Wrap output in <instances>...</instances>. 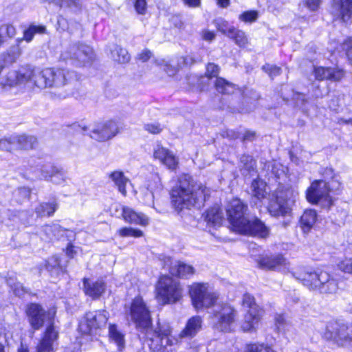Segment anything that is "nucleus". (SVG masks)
<instances>
[{"label":"nucleus","mask_w":352,"mask_h":352,"mask_svg":"<svg viewBox=\"0 0 352 352\" xmlns=\"http://www.w3.org/2000/svg\"><path fill=\"white\" fill-rule=\"evenodd\" d=\"M21 54L18 45H12L0 55V83L3 86H14L30 80L39 88L61 87L76 80L74 71L63 69L46 68L40 72L21 67L19 70L11 69Z\"/></svg>","instance_id":"nucleus-1"},{"label":"nucleus","mask_w":352,"mask_h":352,"mask_svg":"<svg viewBox=\"0 0 352 352\" xmlns=\"http://www.w3.org/2000/svg\"><path fill=\"white\" fill-rule=\"evenodd\" d=\"M171 205L182 218H190L192 207L200 209L210 197V190L188 174L181 175L170 190Z\"/></svg>","instance_id":"nucleus-2"},{"label":"nucleus","mask_w":352,"mask_h":352,"mask_svg":"<svg viewBox=\"0 0 352 352\" xmlns=\"http://www.w3.org/2000/svg\"><path fill=\"white\" fill-rule=\"evenodd\" d=\"M56 314L54 309L45 310L39 303L30 302L26 305L25 314L32 333L40 330L45 321L47 322V326L36 346V352L53 351L54 342L59 338L58 329L55 325Z\"/></svg>","instance_id":"nucleus-3"},{"label":"nucleus","mask_w":352,"mask_h":352,"mask_svg":"<svg viewBox=\"0 0 352 352\" xmlns=\"http://www.w3.org/2000/svg\"><path fill=\"white\" fill-rule=\"evenodd\" d=\"M294 276L309 290L320 294L333 295L339 289L338 278L324 270H307L298 274L294 273Z\"/></svg>","instance_id":"nucleus-4"},{"label":"nucleus","mask_w":352,"mask_h":352,"mask_svg":"<svg viewBox=\"0 0 352 352\" xmlns=\"http://www.w3.org/2000/svg\"><path fill=\"white\" fill-rule=\"evenodd\" d=\"M324 338L339 346L352 349V324L332 320L326 325Z\"/></svg>","instance_id":"nucleus-5"},{"label":"nucleus","mask_w":352,"mask_h":352,"mask_svg":"<svg viewBox=\"0 0 352 352\" xmlns=\"http://www.w3.org/2000/svg\"><path fill=\"white\" fill-rule=\"evenodd\" d=\"M243 332L255 333L261 322L263 311L256 303L254 296L243 294Z\"/></svg>","instance_id":"nucleus-6"},{"label":"nucleus","mask_w":352,"mask_h":352,"mask_svg":"<svg viewBox=\"0 0 352 352\" xmlns=\"http://www.w3.org/2000/svg\"><path fill=\"white\" fill-rule=\"evenodd\" d=\"M329 192L330 188L327 182L324 180H316L307 188L306 198L311 204L319 205L326 210H330L333 205V201L329 195Z\"/></svg>","instance_id":"nucleus-7"},{"label":"nucleus","mask_w":352,"mask_h":352,"mask_svg":"<svg viewBox=\"0 0 352 352\" xmlns=\"http://www.w3.org/2000/svg\"><path fill=\"white\" fill-rule=\"evenodd\" d=\"M126 313L138 328L146 329L152 324L151 311L142 297H135L129 308L125 305Z\"/></svg>","instance_id":"nucleus-8"},{"label":"nucleus","mask_w":352,"mask_h":352,"mask_svg":"<svg viewBox=\"0 0 352 352\" xmlns=\"http://www.w3.org/2000/svg\"><path fill=\"white\" fill-rule=\"evenodd\" d=\"M171 330L168 324L158 323L153 331L148 333V346L151 351L172 352L173 341L170 338Z\"/></svg>","instance_id":"nucleus-9"},{"label":"nucleus","mask_w":352,"mask_h":352,"mask_svg":"<svg viewBox=\"0 0 352 352\" xmlns=\"http://www.w3.org/2000/svg\"><path fill=\"white\" fill-rule=\"evenodd\" d=\"M63 59L69 60L71 64L76 66H85L90 63L94 58L93 49L83 43H76L70 45L69 49L62 54Z\"/></svg>","instance_id":"nucleus-10"},{"label":"nucleus","mask_w":352,"mask_h":352,"mask_svg":"<svg viewBox=\"0 0 352 352\" xmlns=\"http://www.w3.org/2000/svg\"><path fill=\"white\" fill-rule=\"evenodd\" d=\"M157 296L164 303L175 302L181 297V289L178 281L168 276H162L156 286Z\"/></svg>","instance_id":"nucleus-11"},{"label":"nucleus","mask_w":352,"mask_h":352,"mask_svg":"<svg viewBox=\"0 0 352 352\" xmlns=\"http://www.w3.org/2000/svg\"><path fill=\"white\" fill-rule=\"evenodd\" d=\"M109 314L105 310L88 311L85 316V321L79 324V329L84 334H91L98 329L105 327Z\"/></svg>","instance_id":"nucleus-12"},{"label":"nucleus","mask_w":352,"mask_h":352,"mask_svg":"<svg viewBox=\"0 0 352 352\" xmlns=\"http://www.w3.org/2000/svg\"><path fill=\"white\" fill-rule=\"evenodd\" d=\"M160 261L162 267H167L173 276L188 279L195 274V270L192 265L180 261H173L170 256L161 255Z\"/></svg>","instance_id":"nucleus-13"},{"label":"nucleus","mask_w":352,"mask_h":352,"mask_svg":"<svg viewBox=\"0 0 352 352\" xmlns=\"http://www.w3.org/2000/svg\"><path fill=\"white\" fill-rule=\"evenodd\" d=\"M294 203V200L287 197L286 193L278 192L270 201L268 206L269 212L275 217L290 215Z\"/></svg>","instance_id":"nucleus-14"},{"label":"nucleus","mask_w":352,"mask_h":352,"mask_svg":"<svg viewBox=\"0 0 352 352\" xmlns=\"http://www.w3.org/2000/svg\"><path fill=\"white\" fill-rule=\"evenodd\" d=\"M119 131L118 123L110 120L96 124L87 135L95 140L104 142L115 137Z\"/></svg>","instance_id":"nucleus-15"},{"label":"nucleus","mask_w":352,"mask_h":352,"mask_svg":"<svg viewBox=\"0 0 352 352\" xmlns=\"http://www.w3.org/2000/svg\"><path fill=\"white\" fill-rule=\"evenodd\" d=\"M248 206L243 204V213ZM270 228L258 217L248 219L243 215V235L266 239L270 235Z\"/></svg>","instance_id":"nucleus-16"},{"label":"nucleus","mask_w":352,"mask_h":352,"mask_svg":"<svg viewBox=\"0 0 352 352\" xmlns=\"http://www.w3.org/2000/svg\"><path fill=\"white\" fill-rule=\"evenodd\" d=\"M192 304L197 309L209 307L213 305L216 298L208 292L206 285L197 283L190 289Z\"/></svg>","instance_id":"nucleus-17"},{"label":"nucleus","mask_w":352,"mask_h":352,"mask_svg":"<svg viewBox=\"0 0 352 352\" xmlns=\"http://www.w3.org/2000/svg\"><path fill=\"white\" fill-rule=\"evenodd\" d=\"M214 312V319L217 320L215 328L220 331H230L235 317L234 308L228 304H223L216 306Z\"/></svg>","instance_id":"nucleus-18"},{"label":"nucleus","mask_w":352,"mask_h":352,"mask_svg":"<svg viewBox=\"0 0 352 352\" xmlns=\"http://www.w3.org/2000/svg\"><path fill=\"white\" fill-rule=\"evenodd\" d=\"M229 228L232 232L242 234V201L233 199L226 207Z\"/></svg>","instance_id":"nucleus-19"},{"label":"nucleus","mask_w":352,"mask_h":352,"mask_svg":"<svg viewBox=\"0 0 352 352\" xmlns=\"http://www.w3.org/2000/svg\"><path fill=\"white\" fill-rule=\"evenodd\" d=\"M220 67L219 65L209 63L206 66V75L208 78H216L214 86L216 90L222 94H232L236 90V85L223 78L218 77Z\"/></svg>","instance_id":"nucleus-20"},{"label":"nucleus","mask_w":352,"mask_h":352,"mask_svg":"<svg viewBox=\"0 0 352 352\" xmlns=\"http://www.w3.org/2000/svg\"><path fill=\"white\" fill-rule=\"evenodd\" d=\"M107 289V285L104 280H91L89 278L82 279V290L87 296L93 300L99 299Z\"/></svg>","instance_id":"nucleus-21"},{"label":"nucleus","mask_w":352,"mask_h":352,"mask_svg":"<svg viewBox=\"0 0 352 352\" xmlns=\"http://www.w3.org/2000/svg\"><path fill=\"white\" fill-rule=\"evenodd\" d=\"M257 264L262 270L279 271L282 267H286L287 262L282 254H275L260 257Z\"/></svg>","instance_id":"nucleus-22"},{"label":"nucleus","mask_w":352,"mask_h":352,"mask_svg":"<svg viewBox=\"0 0 352 352\" xmlns=\"http://www.w3.org/2000/svg\"><path fill=\"white\" fill-rule=\"evenodd\" d=\"M31 170L35 174V177L39 179L50 180L54 171H57V166L51 162H46L43 159H38V162H35L34 159L30 162Z\"/></svg>","instance_id":"nucleus-23"},{"label":"nucleus","mask_w":352,"mask_h":352,"mask_svg":"<svg viewBox=\"0 0 352 352\" xmlns=\"http://www.w3.org/2000/svg\"><path fill=\"white\" fill-rule=\"evenodd\" d=\"M331 12L344 22L352 21V0H333Z\"/></svg>","instance_id":"nucleus-24"},{"label":"nucleus","mask_w":352,"mask_h":352,"mask_svg":"<svg viewBox=\"0 0 352 352\" xmlns=\"http://www.w3.org/2000/svg\"><path fill=\"white\" fill-rule=\"evenodd\" d=\"M42 232L46 236V239L52 241L54 239L60 240L67 238L70 240L74 236L72 230L65 229L57 223L47 224L42 227Z\"/></svg>","instance_id":"nucleus-25"},{"label":"nucleus","mask_w":352,"mask_h":352,"mask_svg":"<svg viewBox=\"0 0 352 352\" xmlns=\"http://www.w3.org/2000/svg\"><path fill=\"white\" fill-rule=\"evenodd\" d=\"M214 24L219 31L232 39L239 47L241 46L242 36L239 34V30L230 26L228 22L221 17L214 19Z\"/></svg>","instance_id":"nucleus-26"},{"label":"nucleus","mask_w":352,"mask_h":352,"mask_svg":"<svg viewBox=\"0 0 352 352\" xmlns=\"http://www.w3.org/2000/svg\"><path fill=\"white\" fill-rule=\"evenodd\" d=\"M315 78L318 80H331L333 82L339 81L343 77L342 71L336 68L315 67L314 69Z\"/></svg>","instance_id":"nucleus-27"},{"label":"nucleus","mask_w":352,"mask_h":352,"mask_svg":"<svg viewBox=\"0 0 352 352\" xmlns=\"http://www.w3.org/2000/svg\"><path fill=\"white\" fill-rule=\"evenodd\" d=\"M121 214L124 221L127 223L142 226L148 224V218L144 214L137 212L129 207H122Z\"/></svg>","instance_id":"nucleus-28"},{"label":"nucleus","mask_w":352,"mask_h":352,"mask_svg":"<svg viewBox=\"0 0 352 352\" xmlns=\"http://www.w3.org/2000/svg\"><path fill=\"white\" fill-rule=\"evenodd\" d=\"M316 220V211L312 209L306 210L300 218L299 226L304 233H307L314 227Z\"/></svg>","instance_id":"nucleus-29"},{"label":"nucleus","mask_w":352,"mask_h":352,"mask_svg":"<svg viewBox=\"0 0 352 352\" xmlns=\"http://www.w3.org/2000/svg\"><path fill=\"white\" fill-rule=\"evenodd\" d=\"M202 320L200 316H193L190 318L184 330L181 332L180 336L182 338H192L201 329Z\"/></svg>","instance_id":"nucleus-30"},{"label":"nucleus","mask_w":352,"mask_h":352,"mask_svg":"<svg viewBox=\"0 0 352 352\" xmlns=\"http://www.w3.org/2000/svg\"><path fill=\"white\" fill-rule=\"evenodd\" d=\"M261 99V95L253 89L243 88V109L247 111H252L255 109Z\"/></svg>","instance_id":"nucleus-31"},{"label":"nucleus","mask_w":352,"mask_h":352,"mask_svg":"<svg viewBox=\"0 0 352 352\" xmlns=\"http://www.w3.org/2000/svg\"><path fill=\"white\" fill-rule=\"evenodd\" d=\"M205 221L213 227L220 226L223 221V214L219 207H212L206 211Z\"/></svg>","instance_id":"nucleus-32"},{"label":"nucleus","mask_w":352,"mask_h":352,"mask_svg":"<svg viewBox=\"0 0 352 352\" xmlns=\"http://www.w3.org/2000/svg\"><path fill=\"white\" fill-rule=\"evenodd\" d=\"M266 186V183L263 180L259 178L254 179L252 182L251 186L247 192L254 197L261 200L265 198L267 194Z\"/></svg>","instance_id":"nucleus-33"},{"label":"nucleus","mask_w":352,"mask_h":352,"mask_svg":"<svg viewBox=\"0 0 352 352\" xmlns=\"http://www.w3.org/2000/svg\"><path fill=\"white\" fill-rule=\"evenodd\" d=\"M110 52L112 58L118 63H127L131 60V56L127 50L117 44H113L111 46Z\"/></svg>","instance_id":"nucleus-34"},{"label":"nucleus","mask_w":352,"mask_h":352,"mask_svg":"<svg viewBox=\"0 0 352 352\" xmlns=\"http://www.w3.org/2000/svg\"><path fill=\"white\" fill-rule=\"evenodd\" d=\"M15 147L20 149L28 150L34 148L37 143L36 138L32 135H22L14 137Z\"/></svg>","instance_id":"nucleus-35"},{"label":"nucleus","mask_w":352,"mask_h":352,"mask_svg":"<svg viewBox=\"0 0 352 352\" xmlns=\"http://www.w3.org/2000/svg\"><path fill=\"white\" fill-rule=\"evenodd\" d=\"M44 2H52L60 8H67L72 12H78L81 10L80 0H42Z\"/></svg>","instance_id":"nucleus-36"},{"label":"nucleus","mask_w":352,"mask_h":352,"mask_svg":"<svg viewBox=\"0 0 352 352\" xmlns=\"http://www.w3.org/2000/svg\"><path fill=\"white\" fill-rule=\"evenodd\" d=\"M109 338L118 345L120 349L124 348L125 344L124 334L118 329L116 324L109 325Z\"/></svg>","instance_id":"nucleus-37"},{"label":"nucleus","mask_w":352,"mask_h":352,"mask_svg":"<svg viewBox=\"0 0 352 352\" xmlns=\"http://www.w3.org/2000/svg\"><path fill=\"white\" fill-rule=\"evenodd\" d=\"M109 177L117 186L119 192L124 196H126V185L129 179L124 176V173L122 171H113L110 174Z\"/></svg>","instance_id":"nucleus-38"},{"label":"nucleus","mask_w":352,"mask_h":352,"mask_svg":"<svg viewBox=\"0 0 352 352\" xmlns=\"http://www.w3.org/2000/svg\"><path fill=\"white\" fill-rule=\"evenodd\" d=\"M57 209V204L55 201L40 204L35 208V212L38 217H50L54 214Z\"/></svg>","instance_id":"nucleus-39"},{"label":"nucleus","mask_w":352,"mask_h":352,"mask_svg":"<svg viewBox=\"0 0 352 352\" xmlns=\"http://www.w3.org/2000/svg\"><path fill=\"white\" fill-rule=\"evenodd\" d=\"M46 31L47 29L45 25L32 23L24 30L23 38L27 42H30L36 34H45Z\"/></svg>","instance_id":"nucleus-40"},{"label":"nucleus","mask_w":352,"mask_h":352,"mask_svg":"<svg viewBox=\"0 0 352 352\" xmlns=\"http://www.w3.org/2000/svg\"><path fill=\"white\" fill-rule=\"evenodd\" d=\"M8 285L12 288L13 293L16 296L23 297L25 294H30V289L25 287L20 282H15L12 278L7 279Z\"/></svg>","instance_id":"nucleus-41"},{"label":"nucleus","mask_w":352,"mask_h":352,"mask_svg":"<svg viewBox=\"0 0 352 352\" xmlns=\"http://www.w3.org/2000/svg\"><path fill=\"white\" fill-rule=\"evenodd\" d=\"M46 269L50 272H55L56 274L62 272V266L60 265V260L58 256H54L46 261Z\"/></svg>","instance_id":"nucleus-42"},{"label":"nucleus","mask_w":352,"mask_h":352,"mask_svg":"<svg viewBox=\"0 0 352 352\" xmlns=\"http://www.w3.org/2000/svg\"><path fill=\"white\" fill-rule=\"evenodd\" d=\"M256 161L250 155H243V171L247 170L250 175L256 174Z\"/></svg>","instance_id":"nucleus-43"},{"label":"nucleus","mask_w":352,"mask_h":352,"mask_svg":"<svg viewBox=\"0 0 352 352\" xmlns=\"http://www.w3.org/2000/svg\"><path fill=\"white\" fill-rule=\"evenodd\" d=\"M245 352H275L274 349L264 343H251L246 345Z\"/></svg>","instance_id":"nucleus-44"},{"label":"nucleus","mask_w":352,"mask_h":352,"mask_svg":"<svg viewBox=\"0 0 352 352\" xmlns=\"http://www.w3.org/2000/svg\"><path fill=\"white\" fill-rule=\"evenodd\" d=\"M118 232L123 237L133 236L138 238L143 236V232L141 230L131 227H123L118 230Z\"/></svg>","instance_id":"nucleus-45"},{"label":"nucleus","mask_w":352,"mask_h":352,"mask_svg":"<svg viewBox=\"0 0 352 352\" xmlns=\"http://www.w3.org/2000/svg\"><path fill=\"white\" fill-rule=\"evenodd\" d=\"M262 69L263 72L267 73L269 76V77L273 80L274 78H276L278 76H280L282 73V69L281 67L275 65H272L269 63L265 64L262 67Z\"/></svg>","instance_id":"nucleus-46"},{"label":"nucleus","mask_w":352,"mask_h":352,"mask_svg":"<svg viewBox=\"0 0 352 352\" xmlns=\"http://www.w3.org/2000/svg\"><path fill=\"white\" fill-rule=\"evenodd\" d=\"M16 34L15 28L12 25L3 24L0 25V38L6 41V38H12Z\"/></svg>","instance_id":"nucleus-47"},{"label":"nucleus","mask_w":352,"mask_h":352,"mask_svg":"<svg viewBox=\"0 0 352 352\" xmlns=\"http://www.w3.org/2000/svg\"><path fill=\"white\" fill-rule=\"evenodd\" d=\"M322 3V0H301L300 5L311 12H318Z\"/></svg>","instance_id":"nucleus-48"},{"label":"nucleus","mask_w":352,"mask_h":352,"mask_svg":"<svg viewBox=\"0 0 352 352\" xmlns=\"http://www.w3.org/2000/svg\"><path fill=\"white\" fill-rule=\"evenodd\" d=\"M14 195L16 201L22 203L29 199L30 190L27 187H21L14 192Z\"/></svg>","instance_id":"nucleus-49"},{"label":"nucleus","mask_w":352,"mask_h":352,"mask_svg":"<svg viewBox=\"0 0 352 352\" xmlns=\"http://www.w3.org/2000/svg\"><path fill=\"white\" fill-rule=\"evenodd\" d=\"M65 173L62 168H57V171H54L52 177H50V182L55 184H61L65 181Z\"/></svg>","instance_id":"nucleus-50"},{"label":"nucleus","mask_w":352,"mask_h":352,"mask_svg":"<svg viewBox=\"0 0 352 352\" xmlns=\"http://www.w3.org/2000/svg\"><path fill=\"white\" fill-rule=\"evenodd\" d=\"M170 23L179 30L184 29V23L181 14H173L168 19Z\"/></svg>","instance_id":"nucleus-51"},{"label":"nucleus","mask_w":352,"mask_h":352,"mask_svg":"<svg viewBox=\"0 0 352 352\" xmlns=\"http://www.w3.org/2000/svg\"><path fill=\"white\" fill-rule=\"evenodd\" d=\"M15 148V142L14 137L0 140V150L11 151Z\"/></svg>","instance_id":"nucleus-52"},{"label":"nucleus","mask_w":352,"mask_h":352,"mask_svg":"<svg viewBox=\"0 0 352 352\" xmlns=\"http://www.w3.org/2000/svg\"><path fill=\"white\" fill-rule=\"evenodd\" d=\"M292 98L295 102L296 105L300 107L307 102V98L305 94L302 93L293 91Z\"/></svg>","instance_id":"nucleus-53"},{"label":"nucleus","mask_w":352,"mask_h":352,"mask_svg":"<svg viewBox=\"0 0 352 352\" xmlns=\"http://www.w3.org/2000/svg\"><path fill=\"white\" fill-rule=\"evenodd\" d=\"M340 270L344 273L352 274V258H345L338 264Z\"/></svg>","instance_id":"nucleus-54"},{"label":"nucleus","mask_w":352,"mask_h":352,"mask_svg":"<svg viewBox=\"0 0 352 352\" xmlns=\"http://www.w3.org/2000/svg\"><path fill=\"white\" fill-rule=\"evenodd\" d=\"M342 48L345 50L346 55L352 64V38H348L344 41Z\"/></svg>","instance_id":"nucleus-55"},{"label":"nucleus","mask_w":352,"mask_h":352,"mask_svg":"<svg viewBox=\"0 0 352 352\" xmlns=\"http://www.w3.org/2000/svg\"><path fill=\"white\" fill-rule=\"evenodd\" d=\"M162 163L169 169H175L177 166V162L175 157L170 152Z\"/></svg>","instance_id":"nucleus-56"},{"label":"nucleus","mask_w":352,"mask_h":352,"mask_svg":"<svg viewBox=\"0 0 352 352\" xmlns=\"http://www.w3.org/2000/svg\"><path fill=\"white\" fill-rule=\"evenodd\" d=\"M134 8L139 14H144L147 8L146 0H135Z\"/></svg>","instance_id":"nucleus-57"},{"label":"nucleus","mask_w":352,"mask_h":352,"mask_svg":"<svg viewBox=\"0 0 352 352\" xmlns=\"http://www.w3.org/2000/svg\"><path fill=\"white\" fill-rule=\"evenodd\" d=\"M258 16L256 10H249L243 12V22L252 23L254 22Z\"/></svg>","instance_id":"nucleus-58"},{"label":"nucleus","mask_w":352,"mask_h":352,"mask_svg":"<svg viewBox=\"0 0 352 352\" xmlns=\"http://www.w3.org/2000/svg\"><path fill=\"white\" fill-rule=\"evenodd\" d=\"M169 153L170 151L168 149L164 148L163 147H158L154 151V157L155 158L160 160L162 162Z\"/></svg>","instance_id":"nucleus-59"},{"label":"nucleus","mask_w":352,"mask_h":352,"mask_svg":"<svg viewBox=\"0 0 352 352\" xmlns=\"http://www.w3.org/2000/svg\"><path fill=\"white\" fill-rule=\"evenodd\" d=\"M153 56V53L151 52V50H148V49H144V50L142 51V52H140V54H138L137 55V60L142 62V63H146L147 62L150 58L151 57Z\"/></svg>","instance_id":"nucleus-60"},{"label":"nucleus","mask_w":352,"mask_h":352,"mask_svg":"<svg viewBox=\"0 0 352 352\" xmlns=\"http://www.w3.org/2000/svg\"><path fill=\"white\" fill-rule=\"evenodd\" d=\"M144 129L150 132L151 133L157 134L161 132L162 128L157 123L152 124L148 123L144 124Z\"/></svg>","instance_id":"nucleus-61"},{"label":"nucleus","mask_w":352,"mask_h":352,"mask_svg":"<svg viewBox=\"0 0 352 352\" xmlns=\"http://www.w3.org/2000/svg\"><path fill=\"white\" fill-rule=\"evenodd\" d=\"M69 241V242L67 243V245L65 248V253L69 258H73L74 256L76 254V251L75 250V246L71 241L72 239H70V240Z\"/></svg>","instance_id":"nucleus-62"},{"label":"nucleus","mask_w":352,"mask_h":352,"mask_svg":"<svg viewBox=\"0 0 352 352\" xmlns=\"http://www.w3.org/2000/svg\"><path fill=\"white\" fill-rule=\"evenodd\" d=\"M276 326L277 329L280 331L284 329V325L285 324V318L283 315H277L275 317Z\"/></svg>","instance_id":"nucleus-63"},{"label":"nucleus","mask_w":352,"mask_h":352,"mask_svg":"<svg viewBox=\"0 0 352 352\" xmlns=\"http://www.w3.org/2000/svg\"><path fill=\"white\" fill-rule=\"evenodd\" d=\"M256 138V133L255 131L250 130H245L243 131V142L245 140L253 141Z\"/></svg>","instance_id":"nucleus-64"}]
</instances>
